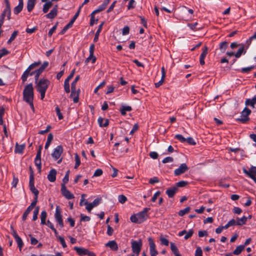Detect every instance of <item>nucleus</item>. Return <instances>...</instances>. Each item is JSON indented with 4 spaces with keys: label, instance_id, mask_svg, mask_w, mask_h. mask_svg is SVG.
Masks as SVG:
<instances>
[{
    "label": "nucleus",
    "instance_id": "obj_27",
    "mask_svg": "<svg viewBox=\"0 0 256 256\" xmlns=\"http://www.w3.org/2000/svg\"><path fill=\"white\" fill-rule=\"evenodd\" d=\"M170 249L172 252L174 254L175 256H181V255L179 254L178 248L173 242L170 243Z\"/></svg>",
    "mask_w": 256,
    "mask_h": 256
},
{
    "label": "nucleus",
    "instance_id": "obj_19",
    "mask_svg": "<svg viewBox=\"0 0 256 256\" xmlns=\"http://www.w3.org/2000/svg\"><path fill=\"white\" fill-rule=\"evenodd\" d=\"M56 170L55 169H52L48 175V179L50 182H54L56 180Z\"/></svg>",
    "mask_w": 256,
    "mask_h": 256
},
{
    "label": "nucleus",
    "instance_id": "obj_57",
    "mask_svg": "<svg viewBox=\"0 0 256 256\" xmlns=\"http://www.w3.org/2000/svg\"><path fill=\"white\" fill-rule=\"evenodd\" d=\"M186 142L190 144L195 145L196 144L193 138L189 137L186 138Z\"/></svg>",
    "mask_w": 256,
    "mask_h": 256
},
{
    "label": "nucleus",
    "instance_id": "obj_7",
    "mask_svg": "<svg viewBox=\"0 0 256 256\" xmlns=\"http://www.w3.org/2000/svg\"><path fill=\"white\" fill-rule=\"evenodd\" d=\"M54 218L58 222V225L62 228L64 227V222L62 218V215L61 214L60 209L59 206H56V212L54 214Z\"/></svg>",
    "mask_w": 256,
    "mask_h": 256
},
{
    "label": "nucleus",
    "instance_id": "obj_22",
    "mask_svg": "<svg viewBox=\"0 0 256 256\" xmlns=\"http://www.w3.org/2000/svg\"><path fill=\"white\" fill-rule=\"evenodd\" d=\"M178 188H177V187L176 186H174L168 188L166 190V192L169 198H172L176 193V192L178 191Z\"/></svg>",
    "mask_w": 256,
    "mask_h": 256
},
{
    "label": "nucleus",
    "instance_id": "obj_34",
    "mask_svg": "<svg viewBox=\"0 0 256 256\" xmlns=\"http://www.w3.org/2000/svg\"><path fill=\"white\" fill-rule=\"evenodd\" d=\"M3 12L6 14V16H7L8 20H10V19L11 14L10 5L6 6V8H4Z\"/></svg>",
    "mask_w": 256,
    "mask_h": 256
},
{
    "label": "nucleus",
    "instance_id": "obj_13",
    "mask_svg": "<svg viewBox=\"0 0 256 256\" xmlns=\"http://www.w3.org/2000/svg\"><path fill=\"white\" fill-rule=\"evenodd\" d=\"M62 152V146H58L54 149L52 156L55 160H58L60 158Z\"/></svg>",
    "mask_w": 256,
    "mask_h": 256
},
{
    "label": "nucleus",
    "instance_id": "obj_33",
    "mask_svg": "<svg viewBox=\"0 0 256 256\" xmlns=\"http://www.w3.org/2000/svg\"><path fill=\"white\" fill-rule=\"evenodd\" d=\"M244 246L240 245L238 246L236 248L233 252V254L235 255L240 254L244 250Z\"/></svg>",
    "mask_w": 256,
    "mask_h": 256
},
{
    "label": "nucleus",
    "instance_id": "obj_55",
    "mask_svg": "<svg viewBox=\"0 0 256 256\" xmlns=\"http://www.w3.org/2000/svg\"><path fill=\"white\" fill-rule=\"evenodd\" d=\"M195 256H202V252L200 247H198L196 250Z\"/></svg>",
    "mask_w": 256,
    "mask_h": 256
},
{
    "label": "nucleus",
    "instance_id": "obj_58",
    "mask_svg": "<svg viewBox=\"0 0 256 256\" xmlns=\"http://www.w3.org/2000/svg\"><path fill=\"white\" fill-rule=\"evenodd\" d=\"M134 0H130L128 6V9L130 10L134 8Z\"/></svg>",
    "mask_w": 256,
    "mask_h": 256
},
{
    "label": "nucleus",
    "instance_id": "obj_31",
    "mask_svg": "<svg viewBox=\"0 0 256 256\" xmlns=\"http://www.w3.org/2000/svg\"><path fill=\"white\" fill-rule=\"evenodd\" d=\"M103 24H104V22L102 23L99 26L98 28L96 33L95 34V36H94V42H96L98 40V36H99V35H100V33L102 31Z\"/></svg>",
    "mask_w": 256,
    "mask_h": 256
},
{
    "label": "nucleus",
    "instance_id": "obj_49",
    "mask_svg": "<svg viewBox=\"0 0 256 256\" xmlns=\"http://www.w3.org/2000/svg\"><path fill=\"white\" fill-rule=\"evenodd\" d=\"M254 68V66H251L247 68H242L241 72L243 73H248L252 69Z\"/></svg>",
    "mask_w": 256,
    "mask_h": 256
},
{
    "label": "nucleus",
    "instance_id": "obj_45",
    "mask_svg": "<svg viewBox=\"0 0 256 256\" xmlns=\"http://www.w3.org/2000/svg\"><path fill=\"white\" fill-rule=\"evenodd\" d=\"M80 76H77L74 80L72 82V84H71V88H76V83L78 82V81L80 80Z\"/></svg>",
    "mask_w": 256,
    "mask_h": 256
},
{
    "label": "nucleus",
    "instance_id": "obj_26",
    "mask_svg": "<svg viewBox=\"0 0 256 256\" xmlns=\"http://www.w3.org/2000/svg\"><path fill=\"white\" fill-rule=\"evenodd\" d=\"M36 0H28L27 2V9L28 12H30L34 8Z\"/></svg>",
    "mask_w": 256,
    "mask_h": 256
},
{
    "label": "nucleus",
    "instance_id": "obj_24",
    "mask_svg": "<svg viewBox=\"0 0 256 256\" xmlns=\"http://www.w3.org/2000/svg\"><path fill=\"white\" fill-rule=\"evenodd\" d=\"M132 110V108L130 106H122L121 108L120 109V114L122 116H125L126 114V112H130Z\"/></svg>",
    "mask_w": 256,
    "mask_h": 256
},
{
    "label": "nucleus",
    "instance_id": "obj_41",
    "mask_svg": "<svg viewBox=\"0 0 256 256\" xmlns=\"http://www.w3.org/2000/svg\"><path fill=\"white\" fill-rule=\"evenodd\" d=\"M70 172L69 170L66 172L64 177V178L62 180V184H64V185H66V183H68V182Z\"/></svg>",
    "mask_w": 256,
    "mask_h": 256
},
{
    "label": "nucleus",
    "instance_id": "obj_32",
    "mask_svg": "<svg viewBox=\"0 0 256 256\" xmlns=\"http://www.w3.org/2000/svg\"><path fill=\"white\" fill-rule=\"evenodd\" d=\"M228 46V42H223L220 44L219 48L222 52H224Z\"/></svg>",
    "mask_w": 256,
    "mask_h": 256
},
{
    "label": "nucleus",
    "instance_id": "obj_30",
    "mask_svg": "<svg viewBox=\"0 0 256 256\" xmlns=\"http://www.w3.org/2000/svg\"><path fill=\"white\" fill-rule=\"evenodd\" d=\"M47 216V213L46 210H43L42 212L40 214V220H41V224H46V218Z\"/></svg>",
    "mask_w": 256,
    "mask_h": 256
},
{
    "label": "nucleus",
    "instance_id": "obj_61",
    "mask_svg": "<svg viewBox=\"0 0 256 256\" xmlns=\"http://www.w3.org/2000/svg\"><path fill=\"white\" fill-rule=\"evenodd\" d=\"M159 182V180L157 177H154L150 178L149 180V182L150 184H154L155 183H158Z\"/></svg>",
    "mask_w": 256,
    "mask_h": 256
},
{
    "label": "nucleus",
    "instance_id": "obj_51",
    "mask_svg": "<svg viewBox=\"0 0 256 256\" xmlns=\"http://www.w3.org/2000/svg\"><path fill=\"white\" fill-rule=\"evenodd\" d=\"M160 241L161 244L162 245H164L166 246H168V245L169 242H168V240H167L166 238L162 236H161L160 238Z\"/></svg>",
    "mask_w": 256,
    "mask_h": 256
},
{
    "label": "nucleus",
    "instance_id": "obj_54",
    "mask_svg": "<svg viewBox=\"0 0 256 256\" xmlns=\"http://www.w3.org/2000/svg\"><path fill=\"white\" fill-rule=\"evenodd\" d=\"M58 238L60 240V244H62V247L64 248H66L67 246L66 244V243L65 242L64 238H62V236H58Z\"/></svg>",
    "mask_w": 256,
    "mask_h": 256
},
{
    "label": "nucleus",
    "instance_id": "obj_53",
    "mask_svg": "<svg viewBox=\"0 0 256 256\" xmlns=\"http://www.w3.org/2000/svg\"><path fill=\"white\" fill-rule=\"evenodd\" d=\"M175 138L182 142H186V138L180 134H176L175 136Z\"/></svg>",
    "mask_w": 256,
    "mask_h": 256
},
{
    "label": "nucleus",
    "instance_id": "obj_36",
    "mask_svg": "<svg viewBox=\"0 0 256 256\" xmlns=\"http://www.w3.org/2000/svg\"><path fill=\"white\" fill-rule=\"evenodd\" d=\"M14 238L18 244V246L20 248V250H21L22 248L23 245H24V244H23L22 238L18 236Z\"/></svg>",
    "mask_w": 256,
    "mask_h": 256
},
{
    "label": "nucleus",
    "instance_id": "obj_48",
    "mask_svg": "<svg viewBox=\"0 0 256 256\" xmlns=\"http://www.w3.org/2000/svg\"><path fill=\"white\" fill-rule=\"evenodd\" d=\"M23 6L18 5L14 8V14H18L22 10Z\"/></svg>",
    "mask_w": 256,
    "mask_h": 256
},
{
    "label": "nucleus",
    "instance_id": "obj_12",
    "mask_svg": "<svg viewBox=\"0 0 256 256\" xmlns=\"http://www.w3.org/2000/svg\"><path fill=\"white\" fill-rule=\"evenodd\" d=\"M188 169V168L186 164H182L178 168L174 170V175L176 176H180L187 171Z\"/></svg>",
    "mask_w": 256,
    "mask_h": 256
},
{
    "label": "nucleus",
    "instance_id": "obj_6",
    "mask_svg": "<svg viewBox=\"0 0 256 256\" xmlns=\"http://www.w3.org/2000/svg\"><path fill=\"white\" fill-rule=\"evenodd\" d=\"M251 110L247 108H245L241 113V118H238L237 120L242 122L243 124L246 123L248 120V116L250 114Z\"/></svg>",
    "mask_w": 256,
    "mask_h": 256
},
{
    "label": "nucleus",
    "instance_id": "obj_4",
    "mask_svg": "<svg viewBox=\"0 0 256 256\" xmlns=\"http://www.w3.org/2000/svg\"><path fill=\"white\" fill-rule=\"evenodd\" d=\"M41 64V62L40 60L34 62L29 66L27 68V69L24 72L22 76V80L23 82H24L26 80L30 72L32 70L36 68L38 66Z\"/></svg>",
    "mask_w": 256,
    "mask_h": 256
},
{
    "label": "nucleus",
    "instance_id": "obj_56",
    "mask_svg": "<svg viewBox=\"0 0 256 256\" xmlns=\"http://www.w3.org/2000/svg\"><path fill=\"white\" fill-rule=\"evenodd\" d=\"M173 162V158L170 156H168L165 158L162 161V163L166 164L167 162Z\"/></svg>",
    "mask_w": 256,
    "mask_h": 256
},
{
    "label": "nucleus",
    "instance_id": "obj_38",
    "mask_svg": "<svg viewBox=\"0 0 256 256\" xmlns=\"http://www.w3.org/2000/svg\"><path fill=\"white\" fill-rule=\"evenodd\" d=\"M190 210V206L186 207L185 208L180 210L178 212V215L180 216H182L188 213Z\"/></svg>",
    "mask_w": 256,
    "mask_h": 256
},
{
    "label": "nucleus",
    "instance_id": "obj_8",
    "mask_svg": "<svg viewBox=\"0 0 256 256\" xmlns=\"http://www.w3.org/2000/svg\"><path fill=\"white\" fill-rule=\"evenodd\" d=\"M102 200V199L100 198H96L91 203H88L87 200L86 201L84 202V205H86V210H88V212H90L92 210L95 206H98L100 202Z\"/></svg>",
    "mask_w": 256,
    "mask_h": 256
},
{
    "label": "nucleus",
    "instance_id": "obj_20",
    "mask_svg": "<svg viewBox=\"0 0 256 256\" xmlns=\"http://www.w3.org/2000/svg\"><path fill=\"white\" fill-rule=\"evenodd\" d=\"M57 13L58 5H56L50 12L46 15V17L48 18L52 19L56 16Z\"/></svg>",
    "mask_w": 256,
    "mask_h": 256
},
{
    "label": "nucleus",
    "instance_id": "obj_52",
    "mask_svg": "<svg viewBox=\"0 0 256 256\" xmlns=\"http://www.w3.org/2000/svg\"><path fill=\"white\" fill-rule=\"evenodd\" d=\"M194 234V230H193L191 229L188 230V232H186V233L184 236V239L188 240L189 238H190L192 234Z\"/></svg>",
    "mask_w": 256,
    "mask_h": 256
},
{
    "label": "nucleus",
    "instance_id": "obj_50",
    "mask_svg": "<svg viewBox=\"0 0 256 256\" xmlns=\"http://www.w3.org/2000/svg\"><path fill=\"white\" fill-rule=\"evenodd\" d=\"M56 114H57V115L58 116V119L60 120H62L63 118V116H62V114L60 112V108L58 106H57L56 108Z\"/></svg>",
    "mask_w": 256,
    "mask_h": 256
},
{
    "label": "nucleus",
    "instance_id": "obj_9",
    "mask_svg": "<svg viewBox=\"0 0 256 256\" xmlns=\"http://www.w3.org/2000/svg\"><path fill=\"white\" fill-rule=\"evenodd\" d=\"M148 241L150 246V256H156L158 252L156 248V244L151 237L148 238Z\"/></svg>",
    "mask_w": 256,
    "mask_h": 256
},
{
    "label": "nucleus",
    "instance_id": "obj_25",
    "mask_svg": "<svg viewBox=\"0 0 256 256\" xmlns=\"http://www.w3.org/2000/svg\"><path fill=\"white\" fill-rule=\"evenodd\" d=\"M25 148V144H18V143L16 144L14 152L16 154H22Z\"/></svg>",
    "mask_w": 256,
    "mask_h": 256
},
{
    "label": "nucleus",
    "instance_id": "obj_46",
    "mask_svg": "<svg viewBox=\"0 0 256 256\" xmlns=\"http://www.w3.org/2000/svg\"><path fill=\"white\" fill-rule=\"evenodd\" d=\"M118 200L120 203L124 204L126 201L127 198L125 196L121 194L118 196Z\"/></svg>",
    "mask_w": 256,
    "mask_h": 256
},
{
    "label": "nucleus",
    "instance_id": "obj_60",
    "mask_svg": "<svg viewBox=\"0 0 256 256\" xmlns=\"http://www.w3.org/2000/svg\"><path fill=\"white\" fill-rule=\"evenodd\" d=\"M29 236L30 237V244L32 245H36L38 242V240L34 238L32 234H30Z\"/></svg>",
    "mask_w": 256,
    "mask_h": 256
},
{
    "label": "nucleus",
    "instance_id": "obj_1",
    "mask_svg": "<svg viewBox=\"0 0 256 256\" xmlns=\"http://www.w3.org/2000/svg\"><path fill=\"white\" fill-rule=\"evenodd\" d=\"M150 210V208H146L142 211L132 215L130 218L131 222L136 224H141L144 222L148 218V212Z\"/></svg>",
    "mask_w": 256,
    "mask_h": 256
},
{
    "label": "nucleus",
    "instance_id": "obj_15",
    "mask_svg": "<svg viewBox=\"0 0 256 256\" xmlns=\"http://www.w3.org/2000/svg\"><path fill=\"white\" fill-rule=\"evenodd\" d=\"M94 44H91L90 47V56L86 59V62L88 63L89 61L92 59V63H94L96 60V58L94 56Z\"/></svg>",
    "mask_w": 256,
    "mask_h": 256
},
{
    "label": "nucleus",
    "instance_id": "obj_59",
    "mask_svg": "<svg viewBox=\"0 0 256 256\" xmlns=\"http://www.w3.org/2000/svg\"><path fill=\"white\" fill-rule=\"evenodd\" d=\"M90 220V217H89L88 216H84V214H81V215H80L81 221L88 222Z\"/></svg>",
    "mask_w": 256,
    "mask_h": 256
},
{
    "label": "nucleus",
    "instance_id": "obj_39",
    "mask_svg": "<svg viewBox=\"0 0 256 256\" xmlns=\"http://www.w3.org/2000/svg\"><path fill=\"white\" fill-rule=\"evenodd\" d=\"M34 163L38 169L41 168V158L40 157L36 156L34 160Z\"/></svg>",
    "mask_w": 256,
    "mask_h": 256
},
{
    "label": "nucleus",
    "instance_id": "obj_23",
    "mask_svg": "<svg viewBox=\"0 0 256 256\" xmlns=\"http://www.w3.org/2000/svg\"><path fill=\"white\" fill-rule=\"evenodd\" d=\"M106 246L109 247L112 250H118V244L115 240H110L106 244Z\"/></svg>",
    "mask_w": 256,
    "mask_h": 256
},
{
    "label": "nucleus",
    "instance_id": "obj_14",
    "mask_svg": "<svg viewBox=\"0 0 256 256\" xmlns=\"http://www.w3.org/2000/svg\"><path fill=\"white\" fill-rule=\"evenodd\" d=\"M71 94L70 96L71 98L73 99V102L74 103H77L79 100V95L80 92V90L78 89L76 90V88H71Z\"/></svg>",
    "mask_w": 256,
    "mask_h": 256
},
{
    "label": "nucleus",
    "instance_id": "obj_42",
    "mask_svg": "<svg viewBox=\"0 0 256 256\" xmlns=\"http://www.w3.org/2000/svg\"><path fill=\"white\" fill-rule=\"evenodd\" d=\"M244 52V46H242L241 48H240L237 51V52L234 54V56L236 58H240L242 53Z\"/></svg>",
    "mask_w": 256,
    "mask_h": 256
},
{
    "label": "nucleus",
    "instance_id": "obj_10",
    "mask_svg": "<svg viewBox=\"0 0 256 256\" xmlns=\"http://www.w3.org/2000/svg\"><path fill=\"white\" fill-rule=\"evenodd\" d=\"M61 192L62 195L68 200H70L74 198L73 194H72L68 190L66 189V185L61 184Z\"/></svg>",
    "mask_w": 256,
    "mask_h": 256
},
{
    "label": "nucleus",
    "instance_id": "obj_35",
    "mask_svg": "<svg viewBox=\"0 0 256 256\" xmlns=\"http://www.w3.org/2000/svg\"><path fill=\"white\" fill-rule=\"evenodd\" d=\"M52 140H53V135L52 134L50 133L48 134V136L47 141L46 142V144L45 146H44L45 149H47L48 148V146H50Z\"/></svg>",
    "mask_w": 256,
    "mask_h": 256
},
{
    "label": "nucleus",
    "instance_id": "obj_11",
    "mask_svg": "<svg viewBox=\"0 0 256 256\" xmlns=\"http://www.w3.org/2000/svg\"><path fill=\"white\" fill-rule=\"evenodd\" d=\"M75 72V70H73L70 75L67 77V78L65 80L64 82V90L66 93H68L70 92V84H69V80H70L74 76Z\"/></svg>",
    "mask_w": 256,
    "mask_h": 256
},
{
    "label": "nucleus",
    "instance_id": "obj_37",
    "mask_svg": "<svg viewBox=\"0 0 256 256\" xmlns=\"http://www.w3.org/2000/svg\"><path fill=\"white\" fill-rule=\"evenodd\" d=\"M43 72H44V70L42 69H41L40 68H39L38 69L34 70V72H35L34 78H35L36 82H37L40 76Z\"/></svg>",
    "mask_w": 256,
    "mask_h": 256
},
{
    "label": "nucleus",
    "instance_id": "obj_16",
    "mask_svg": "<svg viewBox=\"0 0 256 256\" xmlns=\"http://www.w3.org/2000/svg\"><path fill=\"white\" fill-rule=\"evenodd\" d=\"M243 172L248 177L250 178V176H256V167L252 166L249 170H247L244 168H242Z\"/></svg>",
    "mask_w": 256,
    "mask_h": 256
},
{
    "label": "nucleus",
    "instance_id": "obj_18",
    "mask_svg": "<svg viewBox=\"0 0 256 256\" xmlns=\"http://www.w3.org/2000/svg\"><path fill=\"white\" fill-rule=\"evenodd\" d=\"M110 0H104V2L98 6V8L93 12V14L98 13L104 10L109 4Z\"/></svg>",
    "mask_w": 256,
    "mask_h": 256
},
{
    "label": "nucleus",
    "instance_id": "obj_2",
    "mask_svg": "<svg viewBox=\"0 0 256 256\" xmlns=\"http://www.w3.org/2000/svg\"><path fill=\"white\" fill-rule=\"evenodd\" d=\"M34 88L32 84H27L23 91V99L26 102L34 100Z\"/></svg>",
    "mask_w": 256,
    "mask_h": 256
},
{
    "label": "nucleus",
    "instance_id": "obj_28",
    "mask_svg": "<svg viewBox=\"0 0 256 256\" xmlns=\"http://www.w3.org/2000/svg\"><path fill=\"white\" fill-rule=\"evenodd\" d=\"M247 220V218L246 216H242V218H236V225L238 226H242L244 224Z\"/></svg>",
    "mask_w": 256,
    "mask_h": 256
},
{
    "label": "nucleus",
    "instance_id": "obj_29",
    "mask_svg": "<svg viewBox=\"0 0 256 256\" xmlns=\"http://www.w3.org/2000/svg\"><path fill=\"white\" fill-rule=\"evenodd\" d=\"M52 0L51 2H46L43 6L42 11L44 13H46L50 8L52 6Z\"/></svg>",
    "mask_w": 256,
    "mask_h": 256
},
{
    "label": "nucleus",
    "instance_id": "obj_17",
    "mask_svg": "<svg viewBox=\"0 0 256 256\" xmlns=\"http://www.w3.org/2000/svg\"><path fill=\"white\" fill-rule=\"evenodd\" d=\"M74 250L76 251V253L80 256H84L87 254L89 251L88 249L81 247L75 246Z\"/></svg>",
    "mask_w": 256,
    "mask_h": 256
},
{
    "label": "nucleus",
    "instance_id": "obj_5",
    "mask_svg": "<svg viewBox=\"0 0 256 256\" xmlns=\"http://www.w3.org/2000/svg\"><path fill=\"white\" fill-rule=\"evenodd\" d=\"M132 252L138 256L141 250L142 247V240L140 239L138 241L132 240Z\"/></svg>",
    "mask_w": 256,
    "mask_h": 256
},
{
    "label": "nucleus",
    "instance_id": "obj_47",
    "mask_svg": "<svg viewBox=\"0 0 256 256\" xmlns=\"http://www.w3.org/2000/svg\"><path fill=\"white\" fill-rule=\"evenodd\" d=\"M208 48L206 46H204L203 48L202 52L200 56V58H205L206 54H208Z\"/></svg>",
    "mask_w": 256,
    "mask_h": 256
},
{
    "label": "nucleus",
    "instance_id": "obj_40",
    "mask_svg": "<svg viewBox=\"0 0 256 256\" xmlns=\"http://www.w3.org/2000/svg\"><path fill=\"white\" fill-rule=\"evenodd\" d=\"M75 161L76 164L74 166V168H77L80 164V158L78 154H75Z\"/></svg>",
    "mask_w": 256,
    "mask_h": 256
},
{
    "label": "nucleus",
    "instance_id": "obj_63",
    "mask_svg": "<svg viewBox=\"0 0 256 256\" xmlns=\"http://www.w3.org/2000/svg\"><path fill=\"white\" fill-rule=\"evenodd\" d=\"M102 170L101 169H97L94 174V176H99L102 175Z\"/></svg>",
    "mask_w": 256,
    "mask_h": 256
},
{
    "label": "nucleus",
    "instance_id": "obj_64",
    "mask_svg": "<svg viewBox=\"0 0 256 256\" xmlns=\"http://www.w3.org/2000/svg\"><path fill=\"white\" fill-rule=\"evenodd\" d=\"M150 157L153 159H156L158 157V154L156 152H152L149 154Z\"/></svg>",
    "mask_w": 256,
    "mask_h": 256
},
{
    "label": "nucleus",
    "instance_id": "obj_43",
    "mask_svg": "<svg viewBox=\"0 0 256 256\" xmlns=\"http://www.w3.org/2000/svg\"><path fill=\"white\" fill-rule=\"evenodd\" d=\"M32 210V209L28 206V208H26V210L23 214L22 218L23 220H25L26 219L27 216H28V214H30Z\"/></svg>",
    "mask_w": 256,
    "mask_h": 256
},
{
    "label": "nucleus",
    "instance_id": "obj_3",
    "mask_svg": "<svg viewBox=\"0 0 256 256\" xmlns=\"http://www.w3.org/2000/svg\"><path fill=\"white\" fill-rule=\"evenodd\" d=\"M36 83V87L38 91H46L50 84V82L43 78Z\"/></svg>",
    "mask_w": 256,
    "mask_h": 256
},
{
    "label": "nucleus",
    "instance_id": "obj_44",
    "mask_svg": "<svg viewBox=\"0 0 256 256\" xmlns=\"http://www.w3.org/2000/svg\"><path fill=\"white\" fill-rule=\"evenodd\" d=\"M188 182L186 181L182 180L178 182H176V185L174 186H176L178 188V187H184L186 185H187Z\"/></svg>",
    "mask_w": 256,
    "mask_h": 256
},
{
    "label": "nucleus",
    "instance_id": "obj_21",
    "mask_svg": "<svg viewBox=\"0 0 256 256\" xmlns=\"http://www.w3.org/2000/svg\"><path fill=\"white\" fill-rule=\"evenodd\" d=\"M29 186L30 191L34 194V196H38L39 194V192L35 188L34 186V180H32V178L31 180H30Z\"/></svg>",
    "mask_w": 256,
    "mask_h": 256
},
{
    "label": "nucleus",
    "instance_id": "obj_62",
    "mask_svg": "<svg viewBox=\"0 0 256 256\" xmlns=\"http://www.w3.org/2000/svg\"><path fill=\"white\" fill-rule=\"evenodd\" d=\"M106 84V82L104 81H103L94 90V92L96 93L98 91V90L103 87Z\"/></svg>",
    "mask_w": 256,
    "mask_h": 256
}]
</instances>
